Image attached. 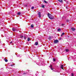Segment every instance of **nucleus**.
Instances as JSON below:
<instances>
[{
  "instance_id": "24",
  "label": "nucleus",
  "mask_w": 76,
  "mask_h": 76,
  "mask_svg": "<svg viewBox=\"0 0 76 76\" xmlns=\"http://www.w3.org/2000/svg\"><path fill=\"white\" fill-rule=\"evenodd\" d=\"M34 8V7H31V9H33Z\"/></svg>"
},
{
  "instance_id": "26",
  "label": "nucleus",
  "mask_w": 76,
  "mask_h": 76,
  "mask_svg": "<svg viewBox=\"0 0 76 76\" xmlns=\"http://www.w3.org/2000/svg\"><path fill=\"white\" fill-rule=\"evenodd\" d=\"M10 44H12V42H10Z\"/></svg>"
},
{
  "instance_id": "6",
  "label": "nucleus",
  "mask_w": 76,
  "mask_h": 76,
  "mask_svg": "<svg viewBox=\"0 0 76 76\" xmlns=\"http://www.w3.org/2000/svg\"><path fill=\"white\" fill-rule=\"evenodd\" d=\"M42 8H44L45 7H44V5L42 4Z\"/></svg>"
},
{
  "instance_id": "18",
  "label": "nucleus",
  "mask_w": 76,
  "mask_h": 76,
  "mask_svg": "<svg viewBox=\"0 0 76 76\" xmlns=\"http://www.w3.org/2000/svg\"><path fill=\"white\" fill-rule=\"evenodd\" d=\"M66 21L67 22H69V20H66Z\"/></svg>"
},
{
  "instance_id": "30",
  "label": "nucleus",
  "mask_w": 76,
  "mask_h": 76,
  "mask_svg": "<svg viewBox=\"0 0 76 76\" xmlns=\"http://www.w3.org/2000/svg\"><path fill=\"white\" fill-rule=\"evenodd\" d=\"M25 6H26V7H27V5H26Z\"/></svg>"
},
{
  "instance_id": "31",
  "label": "nucleus",
  "mask_w": 76,
  "mask_h": 76,
  "mask_svg": "<svg viewBox=\"0 0 76 76\" xmlns=\"http://www.w3.org/2000/svg\"><path fill=\"white\" fill-rule=\"evenodd\" d=\"M64 1H66V0H64Z\"/></svg>"
},
{
  "instance_id": "3",
  "label": "nucleus",
  "mask_w": 76,
  "mask_h": 76,
  "mask_svg": "<svg viewBox=\"0 0 76 76\" xmlns=\"http://www.w3.org/2000/svg\"><path fill=\"white\" fill-rule=\"evenodd\" d=\"M37 15H38L39 18H40L41 17V12H38Z\"/></svg>"
},
{
  "instance_id": "5",
  "label": "nucleus",
  "mask_w": 76,
  "mask_h": 76,
  "mask_svg": "<svg viewBox=\"0 0 76 76\" xmlns=\"http://www.w3.org/2000/svg\"><path fill=\"white\" fill-rule=\"evenodd\" d=\"M4 61H5V62H7L8 60H7L6 59V58H5L4 59Z\"/></svg>"
},
{
  "instance_id": "20",
  "label": "nucleus",
  "mask_w": 76,
  "mask_h": 76,
  "mask_svg": "<svg viewBox=\"0 0 76 76\" xmlns=\"http://www.w3.org/2000/svg\"><path fill=\"white\" fill-rule=\"evenodd\" d=\"M53 60L54 61H56V59L55 58H53Z\"/></svg>"
},
{
  "instance_id": "12",
  "label": "nucleus",
  "mask_w": 76,
  "mask_h": 76,
  "mask_svg": "<svg viewBox=\"0 0 76 76\" xmlns=\"http://www.w3.org/2000/svg\"><path fill=\"white\" fill-rule=\"evenodd\" d=\"M49 40H51V37L50 36L49 37Z\"/></svg>"
},
{
  "instance_id": "2",
  "label": "nucleus",
  "mask_w": 76,
  "mask_h": 76,
  "mask_svg": "<svg viewBox=\"0 0 76 76\" xmlns=\"http://www.w3.org/2000/svg\"><path fill=\"white\" fill-rule=\"evenodd\" d=\"M58 40H54L53 43L54 44H57V43H58Z\"/></svg>"
},
{
  "instance_id": "11",
  "label": "nucleus",
  "mask_w": 76,
  "mask_h": 76,
  "mask_svg": "<svg viewBox=\"0 0 76 76\" xmlns=\"http://www.w3.org/2000/svg\"><path fill=\"white\" fill-rule=\"evenodd\" d=\"M34 24H32L31 25V28H34Z\"/></svg>"
},
{
  "instance_id": "29",
  "label": "nucleus",
  "mask_w": 76,
  "mask_h": 76,
  "mask_svg": "<svg viewBox=\"0 0 76 76\" xmlns=\"http://www.w3.org/2000/svg\"><path fill=\"white\" fill-rule=\"evenodd\" d=\"M71 29H75V28H72Z\"/></svg>"
},
{
  "instance_id": "21",
  "label": "nucleus",
  "mask_w": 76,
  "mask_h": 76,
  "mask_svg": "<svg viewBox=\"0 0 76 76\" xmlns=\"http://www.w3.org/2000/svg\"><path fill=\"white\" fill-rule=\"evenodd\" d=\"M58 31H61V29H58Z\"/></svg>"
},
{
  "instance_id": "25",
  "label": "nucleus",
  "mask_w": 76,
  "mask_h": 76,
  "mask_svg": "<svg viewBox=\"0 0 76 76\" xmlns=\"http://www.w3.org/2000/svg\"><path fill=\"white\" fill-rule=\"evenodd\" d=\"M62 25V26H64V24H62V25Z\"/></svg>"
},
{
  "instance_id": "19",
  "label": "nucleus",
  "mask_w": 76,
  "mask_h": 76,
  "mask_svg": "<svg viewBox=\"0 0 76 76\" xmlns=\"http://www.w3.org/2000/svg\"><path fill=\"white\" fill-rule=\"evenodd\" d=\"M44 2L45 3H47V2L46 1H44Z\"/></svg>"
},
{
  "instance_id": "32",
  "label": "nucleus",
  "mask_w": 76,
  "mask_h": 76,
  "mask_svg": "<svg viewBox=\"0 0 76 76\" xmlns=\"http://www.w3.org/2000/svg\"><path fill=\"white\" fill-rule=\"evenodd\" d=\"M61 39V38H60L59 39Z\"/></svg>"
},
{
  "instance_id": "1",
  "label": "nucleus",
  "mask_w": 76,
  "mask_h": 76,
  "mask_svg": "<svg viewBox=\"0 0 76 76\" xmlns=\"http://www.w3.org/2000/svg\"><path fill=\"white\" fill-rule=\"evenodd\" d=\"M48 16L50 19L53 20L54 19V17L53 16V15H51V14H50V13H48Z\"/></svg>"
},
{
  "instance_id": "7",
  "label": "nucleus",
  "mask_w": 76,
  "mask_h": 76,
  "mask_svg": "<svg viewBox=\"0 0 76 76\" xmlns=\"http://www.w3.org/2000/svg\"><path fill=\"white\" fill-rule=\"evenodd\" d=\"M65 35L64 33L63 32L62 33V34H61V37H63V35Z\"/></svg>"
},
{
  "instance_id": "22",
  "label": "nucleus",
  "mask_w": 76,
  "mask_h": 76,
  "mask_svg": "<svg viewBox=\"0 0 76 76\" xmlns=\"http://www.w3.org/2000/svg\"><path fill=\"white\" fill-rule=\"evenodd\" d=\"M74 76V74H73V73H72L71 76Z\"/></svg>"
},
{
  "instance_id": "23",
  "label": "nucleus",
  "mask_w": 76,
  "mask_h": 76,
  "mask_svg": "<svg viewBox=\"0 0 76 76\" xmlns=\"http://www.w3.org/2000/svg\"><path fill=\"white\" fill-rule=\"evenodd\" d=\"M50 69H51V70H53V69H54V68H53L52 67H51Z\"/></svg>"
},
{
  "instance_id": "8",
  "label": "nucleus",
  "mask_w": 76,
  "mask_h": 76,
  "mask_svg": "<svg viewBox=\"0 0 76 76\" xmlns=\"http://www.w3.org/2000/svg\"><path fill=\"white\" fill-rule=\"evenodd\" d=\"M38 42H36L35 43V45H38Z\"/></svg>"
},
{
  "instance_id": "17",
  "label": "nucleus",
  "mask_w": 76,
  "mask_h": 76,
  "mask_svg": "<svg viewBox=\"0 0 76 76\" xmlns=\"http://www.w3.org/2000/svg\"><path fill=\"white\" fill-rule=\"evenodd\" d=\"M12 31H13L15 32V29H12Z\"/></svg>"
},
{
  "instance_id": "14",
  "label": "nucleus",
  "mask_w": 76,
  "mask_h": 76,
  "mask_svg": "<svg viewBox=\"0 0 76 76\" xmlns=\"http://www.w3.org/2000/svg\"><path fill=\"white\" fill-rule=\"evenodd\" d=\"M27 39H28V41H30V38L28 37Z\"/></svg>"
},
{
  "instance_id": "15",
  "label": "nucleus",
  "mask_w": 76,
  "mask_h": 76,
  "mask_svg": "<svg viewBox=\"0 0 76 76\" xmlns=\"http://www.w3.org/2000/svg\"><path fill=\"white\" fill-rule=\"evenodd\" d=\"M71 31H75V29H72Z\"/></svg>"
},
{
  "instance_id": "13",
  "label": "nucleus",
  "mask_w": 76,
  "mask_h": 76,
  "mask_svg": "<svg viewBox=\"0 0 76 76\" xmlns=\"http://www.w3.org/2000/svg\"><path fill=\"white\" fill-rule=\"evenodd\" d=\"M20 38H23V36L22 35H20Z\"/></svg>"
},
{
  "instance_id": "4",
  "label": "nucleus",
  "mask_w": 76,
  "mask_h": 76,
  "mask_svg": "<svg viewBox=\"0 0 76 76\" xmlns=\"http://www.w3.org/2000/svg\"><path fill=\"white\" fill-rule=\"evenodd\" d=\"M61 69H63V70H64L63 65H61Z\"/></svg>"
},
{
  "instance_id": "9",
  "label": "nucleus",
  "mask_w": 76,
  "mask_h": 76,
  "mask_svg": "<svg viewBox=\"0 0 76 76\" xmlns=\"http://www.w3.org/2000/svg\"><path fill=\"white\" fill-rule=\"evenodd\" d=\"M58 1H59V2H60L61 3H62L63 2V1L62 0H58Z\"/></svg>"
},
{
  "instance_id": "27",
  "label": "nucleus",
  "mask_w": 76,
  "mask_h": 76,
  "mask_svg": "<svg viewBox=\"0 0 76 76\" xmlns=\"http://www.w3.org/2000/svg\"><path fill=\"white\" fill-rule=\"evenodd\" d=\"M67 7H66V9H67Z\"/></svg>"
},
{
  "instance_id": "34",
  "label": "nucleus",
  "mask_w": 76,
  "mask_h": 76,
  "mask_svg": "<svg viewBox=\"0 0 76 76\" xmlns=\"http://www.w3.org/2000/svg\"><path fill=\"white\" fill-rule=\"evenodd\" d=\"M11 66H12V65H11Z\"/></svg>"
},
{
  "instance_id": "33",
  "label": "nucleus",
  "mask_w": 76,
  "mask_h": 76,
  "mask_svg": "<svg viewBox=\"0 0 76 76\" xmlns=\"http://www.w3.org/2000/svg\"><path fill=\"white\" fill-rule=\"evenodd\" d=\"M13 28V29H14V28Z\"/></svg>"
},
{
  "instance_id": "16",
  "label": "nucleus",
  "mask_w": 76,
  "mask_h": 76,
  "mask_svg": "<svg viewBox=\"0 0 76 76\" xmlns=\"http://www.w3.org/2000/svg\"><path fill=\"white\" fill-rule=\"evenodd\" d=\"M20 13H21L20 12H18V15H20Z\"/></svg>"
},
{
  "instance_id": "28",
  "label": "nucleus",
  "mask_w": 76,
  "mask_h": 76,
  "mask_svg": "<svg viewBox=\"0 0 76 76\" xmlns=\"http://www.w3.org/2000/svg\"><path fill=\"white\" fill-rule=\"evenodd\" d=\"M50 68L52 67V65H50Z\"/></svg>"
},
{
  "instance_id": "10",
  "label": "nucleus",
  "mask_w": 76,
  "mask_h": 76,
  "mask_svg": "<svg viewBox=\"0 0 76 76\" xmlns=\"http://www.w3.org/2000/svg\"><path fill=\"white\" fill-rule=\"evenodd\" d=\"M65 51L66 52H68V51H69V50L68 49H65Z\"/></svg>"
}]
</instances>
